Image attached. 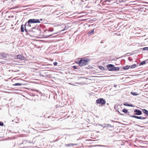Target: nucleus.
<instances>
[{"label": "nucleus", "instance_id": "1", "mask_svg": "<svg viewBox=\"0 0 148 148\" xmlns=\"http://www.w3.org/2000/svg\"><path fill=\"white\" fill-rule=\"evenodd\" d=\"M76 62L78 63L79 66H82L88 64V61L87 60H81L77 61Z\"/></svg>", "mask_w": 148, "mask_h": 148}, {"label": "nucleus", "instance_id": "2", "mask_svg": "<svg viewBox=\"0 0 148 148\" xmlns=\"http://www.w3.org/2000/svg\"><path fill=\"white\" fill-rule=\"evenodd\" d=\"M107 67L110 71H118L119 69V68L115 67L114 65L111 64L108 65Z\"/></svg>", "mask_w": 148, "mask_h": 148}, {"label": "nucleus", "instance_id": "3", "mask_svg": "<svg viewBox=\"0 0 148 148\" xmlns=\"http://www.w3.org/2000/svg\"><path fill=\"white\" fill-rule=\"evenodd\" d=\"M96 103L97 104H100L101 105L103 106L105 104L106 101L102 98H99L96 100Z\"/></svg>", "mask_w": 148, "mask_h": 148}, {"label": "nucleus", "instance_id": "4", "mask_svg": "<svg viewBox=\"0 0 148 148\" xmlns=\"http://www.w3.org/2000/svg\"><path fill=\"white\" fill-rule=\"evenodd\" d=\"M39 23H40V21L39 20L36 19H30L28 21V24Z\"/></svg>", "mask_w": 148, "mask_h": 148}, {"label": "nucleus", "instance_id": "5", "mask_svg": "<svg viewBox=\"0 0 148 148\" xmlns=\"http://www.w3.org/2000/svg\"><path fill=\"white\" fill-rule=\"evenodd\" d=\"M137 66L136 64H135L133 65H132V66H124L123 68L124 70H127L129 68H130L131 69H133L136 68V67Z\"/></svg>", "mask_w": 148, "mask_h": 148}, {"label": "nucleus", "instance_id": "6", "mask_svg": "<svg viewBox=\"0 0 148 148\" xmlns=\"http://www.w3.org/2000/svg\"><path fill=\"white\" fill-rule=\"evenodd\" d=\"M28 34L32 37L35 36L37 35L36 33L34 31L32 30L29 31V33Z\"/></svg>", "mask_w": 148, "mask_h": 148}, {"label": "nucleus", "instance_id": "7", "mask_svg": "<svg viewBox=\"0 0 148 148\" xmlns=\"http://www.w3.org/2000/svg\"><path fill=\"white\" fill-rule=\"evenodd\" d=\"M26 23H26L25 25H24L23 24L21 25V31L22 32H23L24 31V30H25L26 32H27V30L26 27Z\"/></svg>", "mask_w": 148, "mask_h": 148}, {"label": "nucleus", "instance_id": "8", "mask_svg": "<svg viewBox=\"0 0 148 148\" xmlns=\"http://www.w3.org/2000/svg\"><path fill=\"white\" fill-rule=\"evenodd\" d=\"M130 116L132 117H134L137 119H145L146 118V117H143L142 116H134V115H132V116Z\"/></svg>", "mask_w": 148, "mask_h": 148}, {"label": "nucleus", "instance_id": "9", "mask_svg": "<svg viewBox=\"0 0 148 148\" xmlns=\"http://www.w3.org/2000/svg\"><path fill=\"white\" fill-rule=\"evenodd\" d=\"M134 112H136L135 114L137 115H140L142 114V111L140 110H138L137 109L134 110Z\"/></svg>", "mask_w": 148, "mask_h": 148}, {"label": "nucleus", "instance_id": "10", "mask_svg": "<svg viewBox=\"0 0 148 148\" xmlns=\"http://www.w3.org/2000/svg\"><path fill=\"white\" fill-rule=\"evenodd\" d=\"M17 58L20 59L22 60H24L25 59V58L21 55H18L17 56Z\"/></svg>", "mask_w": 148, "mask_h": 148}, {"label": "nucleus", "instance_id": "11", "mask_svg": "<svg viewBox=\"0 0 148 148\" xmlns=\"http://www.w3.org/2000/svg\"><path fill=\"white\" fill-rule=\"evenodd\" d=\"M76 144H75L70 143L69 144H67L65 145L66 147H68L69 146H73L75 145H76Z\"/></svg>", "mask_w": 148, "mask_h": 148}, {"label": "nucleus", "instance_id": "12", "mask_svg": "<svg viewBox=\"0 0 148 148\" xmlns=\"http://www.w3.org/2000/svg\"><path fill=\"white\" fill-rule=\"evenodd\" d=\"M122 112L125 113V114L127 113L128 111L127 109H124L123 110Z\"/></svg>", "mask_w": 148, "mask_h": 148}, {"label": "nucleus", "instance_id": "13", "mask_svg": "<svg viewBox=\"0 0 148 148\" xmlns=\"http://www.w3.org/2000/svg\"><path fill=\"white\" fill-rule=\"evenodd\" d=\"M143 112L148 116V111L145 109H143Z\"/></svg>", "mask_w": 148, "mask_h": 148}, {"label": "nucleus", "instance_id": "14", "mask_svg": "<svg viewBox=\"0 0 148 148\" xmlns=\"http://www.w3.org/2000/svg\"><path fill=\"white\" fill-rule=\"evenodd\" d=\"M127 103H123V105L125 106H133L132 105H130L129 104H127Z\"/></svg>", "mask_w": 148, "mask_h": 148}, {"label": "nucleus", "instance_id": "15", "mask_svg": "<svg viewBox=\"0 0 148 148\" xmlns=\"http://www.w3.org/2000/svg\"><path fill=\"white\" fill-rule=\"evenodd\" d=\"M21 84L20 83H15L13 84V86H21Z\"/></svg>", "mask_w": 148, "mask_h": 148}, {"label": "nucleus", "instance_id": "16", "mask_svg": "<svg viewBox=\"0 0 148 148\" xmlns=\"http://www.w3.org/2000/svg\"><path fill=\"white\" fill-rule=\"evenodd\" d=\"M132 94L134 95H138V94H137V93L135 92H131Z\"/></svg>", "mask_w": 148, "mask_h": 148}, {"label": "nucleus", "instance_id": "17", "mask_svg": "<svg viewBox=\"0 0 148 148\" xmlns=\"http://www.w3.org/2000/svg\"><path fill=\"white\" fill-rule=\"evenodd\" d=\"M94 29H93L92 30V31L91 32H89L88 34H93L94 33Z\"/></svg>", "mask_w": 148, "mask_h": 148}, {"label": "nucleus", "instance_id": "18", "mask_svg": "<svg viewBox=\"0 0 148 148\" xmlns=\"http://www.w3.org/2000/svg\"><path fill=\"white\" fill-rule=\"evenodd\" d=\"M145 62H146L145 61H143L140 64L143 65L145 64Z\"/></svg>", "mask_w": 148, "mask_h": 148}, {"label": "nucleus", "instance_id": "19", "mask_svg": "<svg viewBox=\"0 0 148 148\" xmlns=\"http://www.w3.org/2000/svg\"><path fill=\"white\" fill-rule=\"evenodd\" d=\"M53 64L55 66H56L58 64V63L57 62H54L53 63Z\"/></svg>", "mask_w": 148, "mask_h": 148}, {"label": "nucleus", "instance_id": "20", "mask_svg": "<svg viewBox=\"0 0 148 148\" xmlns=\"http://www.w3.org/2000/svg\"><path fill=\"white\" fill-rule=\"evenodd\" d=\"M4 125V124L3 123L0 122V125L1 126H3Z\"/></svg>", "mask_w": 148, "mask_h": 148}, {"label": "nucleus", "instance_id": "21", "mask_svg": "<svg viewBox=\"0 0 148 148\" xmlns=\"http://www.w3.org/2000/svg\"><path fill=\"white\" fill-rule=\"evenodd\" d=\"M106 126L107 127H110L111 126L110 124H106Z\"/></svg>", "mask_w": 148, "mask_h": 148}, {"label": "nucleus", "instance_id": "22", "mask_svg": "<svg viewBox=\"0 0 148 148\" xmlns=\"http://www.w3.org/2000/svg\"><path fill=\"white\" fill-rule=\"evenodd\" d=\"M99 67L101 69H104V67H102L101 66H99Z\"/></svg>", "mask_w": 148, "mask_h": 148}, {"label": "nucleus", "instance_id": "23", "mask_svg": "<svg viewBox=\"0 0 148 148\" xmlns=\"http://www.w3.org/2000/svg\"><path fill=\"white\" fill-rule=\"evenodd\" d=\"M73 68L74 69H77V68L75 67V66H73Z\"/></svg>", "mask_w": 148, "mask_h": 148}, {"label": "nucleus", "instance_id": "24", "mask_svg": "<svg viewBox=\"0 0 148 148\" xmlns=\"http://www.w3.org/2000/svg\"><path fill=\"white\" fill-rule=\"evenodd\" d=\"M52 35V34H49V35H48V36H51Z\"/></svg>", "mask_w": 148, "mask_h": 148}, {"label": "nucleus", "instance_id": "25", "mask_svg": "<svg viewBox=\"0 0 148 148\" xmlns=\"http://www.w3.org/2000/svg\"><path fill=\"white\" fill-rule=\"evenodd\" d=\"M40 20H42V19H40Z\"/></svg>", "mask_w": 148, "mask_h": 148}, {"label": "nucleus", "instance_id": "26", "mask_svg": "<svg viewBox=\"0 0 148 148\" xmlns=\"http://www.w3.org/2000/svg\"><path fill=\"white\" fill-rule=\"evenodd\" d=\"M115 86H116V85L114 86V87H115Z\"/></svg>", "mask_w": 148, "mask_h": 148}, {"label": "nucleus", "instance_id": "27", "mask_svg": "<svg viewBox=\"0 0 148 148\" xmlns=\"http://www.w3.org/2000/svg\"><path fill=\"white\" fill-rule=\"evenodd\" d=\"M115 86H116V85L114 86V87H115Z\"/></svg>", "mask_w": 148, "mask_h": 148}, {"label": "nucleus", "instance_id": "28", "mask_svg": "<svg viewBox=\"0 0 148 148\" xmlns=\"http://www.w3.org/2000/svg\"><path fill=\"white\" fill-rule=\"evenodd\" d=\"M115 86H116V85L114 86V87H115Z\"/></svg>", "mask_w": 148, "mask_h": 148}]
</instances>
